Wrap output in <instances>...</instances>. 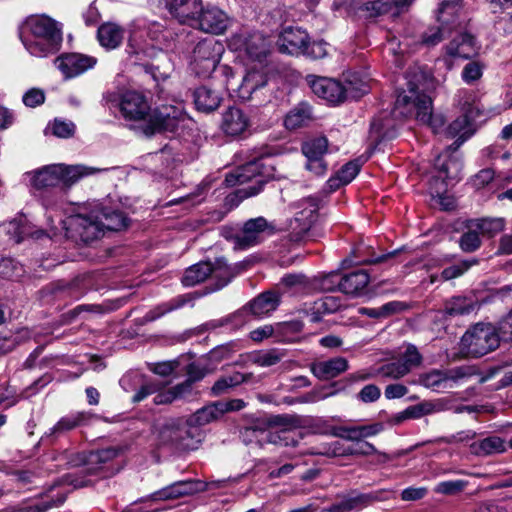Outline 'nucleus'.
Listing matches in <instances>:
<instances>
[{
	"label": "nucleus",
	"instance_id": "0eeeda50",
	"mask_svg": "<svg viewBox=\"0 0 512 512\" xmlns=\"http://www.w3.org/2000/svg\"><path fill=\"white\" fill-rule=\"evenodd\" d=\"M263 166L262 159H255L237 167L226 176L224 188L235 189L234 192H259L264 182L261 172Z\"/></svg>",
	"mask_w": 512,
	"mask_h": 512
},
{
	"label": "nucleus",
	"instance_id": "4468645a",
	"mask_svg": "<svg viewBox=\"0 0 512 512\" xmlns=\"http://www.w3.org/2000/svg\"><path fill=\"white\" fill-rule=\"evenodd\" d=\"M232 24L229 15L218 6L203 4L195 29L215 35L223 34Z\"/></svg>",
	"mask_w": 512,
	"mask_h": 512
},
{
	"label": "nucleus",
	"instance_id": "e433bc0d",
	"mask_svg": "<svg viewBox=\"0 0 512 512\" xmlns=\"http://www.w3.org/2000/svg\"><path fill=\"white\" fill-rule=\"evenodd\" d=\"M312 120V110L309 104L300 103L291 109L284 120L285 127L295 130L307 125Z\"/></svg>",
	"mask_w": 512,
	"mask_h": 512
},
{
	"label": "nucleus",
	"instance_id": "0e129e2a",
	"mask_svg": "<svg viewBox=\"0 0 512 512\" xmlns=\"http://www.w3.org/2000/svg\"><path fill=\"white\" fill-rule=\"evenodd\" d=\"M44 100V92L37 88H32L23 95V103L28 107H36L42 104Z\"/></svg>",
	"mask_w": 512,
	"mask_h": 512
},
{
	"label": "nucleus",
	"instance_id": "f3484780",
	"mask_svg": "<svg viewBox=\"0 0 512 512\" xmlns=\"http://www.w3.org/2000/svg\"><path fill=\"white\" fill-rule=\"evenodd\" d=\"M169 13L181 24L196 27L202 11V0H160Z\"/></svg>",
	"mask_w": 512,
	"mask_h": 512
},
{
	"label": "nucleus",
	"instance_id": "13d9d810",
	"mask_svg": "<svg viewBox=\"0 0 512 512\" xmlns=\"http://www.w3.org/2000/svg\"><path fill=\"white\" fill-rule=\"evenodd\" d=\"M185 301L186 300L184 297L175 298L168 303H164V304L158 306L155 310L151 311L147 315V318L149 320H154L170 311H173L175 309L182 307L185 304Z\"/></svg>",
	"mask_w": 512,
	"mask_h": 512
},
{
	"label": "nucleus",
	"instance_id": "72a5a7b5",
	"mask_svg": "<svg viewBox=\"0 0 512 512\" xmlns=\"http://www.w3.org/2000/svg\"><path fill=\"white\" fill-rule=\"evenodd\" d=\"M343 303L337 296H324L316 300L308 313L311 322H318L326 314L335 313L341 309Z\"/></svg>",
	"mask_w": 512,
	"mask_h": 512
},
{
	"label": "nucleus",
	"instance_id": "1a4fd4ad",
	"mask_svg": "<svg viewBox=\"0 0 512 512\" xmlns=\"http://www.w3.org/2000/svg\"><path fill=\"white\" fill-rule=\"evenodd\" d=\"M269 71L264 62L253 63L237 88V96L244 101L260 100V94L268 83Z\"/></svg>",
	"mask_w": 512,
	"mask_h": 512
},
{
	"label": "nucleus",
	"instance_id": "b1692460",
	"mask_svg": "<svg viewBox=\"0 0 512 512\" xmlns=\"http://www.w3.org/2000/svg\"><path fill=\"white\" fill-rule=\"evenodd\" d=\"M478 113L476 107H471L464 115L453 121L446 129L447 137L457 140L454 142V150H456L466 139H468L475 131L473 121L475 120L474 114Z\"/></svg>",
	"mask_w": 512,
	"mask_h": 512
},
{
	"label": "nucleus",
	"instance_id": "603ef678",
	"mask_svg": "<svg viewBox=\"0 0 512 512\" xmlns=\"http://www.w3.org/2000/svg\"><path fill=\"white\" fill-rule=\"evenodd\" d=\"M429 204L433 208L451 211L456 208V199L453 194H430Z\"/></svg>",
	"mask_w": 512,
	"mask_h": 512
},
{
	"label": "nucleus",
	"instance_id": "5fc2aeb1",
	"mask_svg": "<svg viewBox=\"0 0 512 512\" xmlns=\"http://www.w3.org/2000/svg\"><path fill=\"white\" fill-rule=\"evenodd\" d=\"M467 481L465 480H449L443 481L436 485L435 492L446 495H453L461 492L466 486Z\"/></svg>",
	"mask_w": 512,
	"mask_h": 512
},
{
	"label": "nucleus",
	"instance_id": "58836bf2",
	"mask_svg": "<svg viewBox=\"0 0 512 512\" xmlns=\"http://www.w3.org/2000/svg\"><path fill=\"white\" fill-rule=\"evenodd\" d=\"M194 484L191 481L175 482L153 494L155 500H172L179 497L192 494L194 492Z\"/></svg>",
	"mask_w": 512,
	"mask_h": 512
},
{
	"label": "nucleus",
	"instance_id": "8fccbe9b",
	"mask_svg": "<svg viewBox=\"0 0 512 512\" xmlns=\"http://www.w3.org/2000/svg\"><path fill=\"white\" fill-rule=\"evenodd\" d=\"M484 67V64L480 61L468 62L461 73L463 81L467 84L475 83L482 77Z\"/></svg>",
	"mask_w": 512,
	"mask_h": 512
},
{
	"label": "nucleus",
	"instance_id": "9b49d317",
	"mask_svg": "<svg viewBox=\"0 0 512 512\" xmlns=\"http://www.w3.org/2000/svg\"><path fill=\"white\" fill-rule=\"evenodd\" d=\"M434 165L436 169V175L434 176L436 183L435 189H437L438 192H447L450 185L458 180L462 170V164L459 158L453 155L450 148H448L435 159Z\"/></svg>",
	"mask_w": 512,
	"mask_h": 512
},
{
	"label": "nucleus",
	"instance_id": "6ab92c4d",
	"mask_svg": "<svg viewBox=\"0 0 512 512\" xmlns=\"http://www.w3.org/2000/svg\"><path fill=\"white\" fill-rule=\"evenodd\" d=\"M301 206V210L296 212L295 217L290 222L291 234L295 241L302 240L318 218L319 208L314 198H305Z\"/></svg>",
	"mask_w": 512,
	"mask_h": 512
},
{
	"label": "nucleus",
	"instance_id": "423d86ee",
	"mask_svg": "<svg viewBox=\"0 0 512 512\" xmlns=\"http://www.w3.org/2000/svg\"><path fill=\"white\" fill-rule=\"evenodd\" d=\"M189 121L182 106H162L149 115L147 123L143 126V132L146 135L156 132L175 133L186 128Z\"/></svg>",
	"mask_w": 512,
	"mask_h": 512
},
{
	"label": "nucleus",
	"instance_id": "49530a36",
	"mask_svg": "<svg viewBox=\"0 0 512 512\" xmlns=\"http://www.w3.org/2000/svg\"><path fill=\"white\" fill-rule=\"evenodd\" d=\"M282 284L293 294L309 293L313 290L312 282L303 274H288L282 278Z\"/></svg>",
	"mask_w": 512,
	"mask_h": 512
},
{
	"label": "nucleus",
	"instance_id": "9d476101",
	"mask_svg": "<svg viewBox=\"0 0 512 512\" xmlns=\"http://www.w3.org/2000/svg\"><path fill=\"white\" fill-rule=\"evenodd\" d=\"M223 45L214 39L200 41L193 50L192 65L196 73L210 74L220 62Z\"/></svg>",
	"mask_w": 512,
	"mask_h": 512
},
{
	"label": "nucleus",
	"instance_id": "ddd939ff",
	"mask_svg": "<svg viewBox=\"0 0 512 512\" xmlns=\"http://www.w3.org/2000/svg\"><path fill=\"white\" fill-rule=\"evenodd\" d=\"M422 357L414 345H408L403 355L396 361L383 364L376 370L378 376L399 379L420 365Z\"/></svg>",
	"mask_w": 512,
	"mask_h": 512
},
{
	"label": "nucleus",
	"instance_id": "a18cd8bd",
	"mask_svg": "<svg viewBox=\"0 0 512 512\" xmlns=\"http://www.w3.org/2000/svg\"><path fill=\"white\" fill-rule=\"evenodd\" d=\"M476 301L470 297H454L445 305V312L448 315H465L469 314L476 308Z\"/></svg>",
	"mask_w": 512,
	"mask_h": 512
},
{
	"label": "nucleus",
	"instance_id": "c85d7f7f",
	"mask_svg": "<svg viewBox=\"0 0 512 512\" xmlns=\"http://www.w3.org/2000/svg\"><path fill=\"white\" fill-rule=\"evenodd\" d=\"M369 282L370 277L368 273L364 270H359L341 277L337 285L341 292L358 296L364 293Z\"/></svg>",
	"mask_w": 512,
	"mask_h": 512
},
{
	"label": "nucleus",
	"instance_id": "de8ad7c7",
	"mask_svg": "<svg viewBox=\"0 0 512 512\" xmlns=\"http://www.w3.org/2000/svg\"><path fill=\"white\" fill-rule=\"evenodd\" d=\"M481 236L493 237L505 227L503 218L472 220Z\"/></svg>",
	"mask_w": 512,
	"mask_h": 512
},
{
	"label": "nucleus",
	"instance_id": "473e14b6",
	"mask_svg": "<svg viewBox=\"0 0 512 512\" xmlns=\"http://www.w3.org/2000/svg\"><path fill=\"white\" fill-rule=\"evenodd\" d=\"M5 229L17 243L25 237L39 239L45 234L43 230L35 229L25 216H19L13 221H10L5 225Z\"/></svg>",
	"mask_w": 512,
	"mask_h": 512
},
{
	"label": "nucleus",
	"instance_id": "c03bdc74",
	"mask_svg": "<svg viewBox=\"0 0 512 512\" xmlns=\"http://www.w3.org/2000/svg\"><path fill=\"white\" fill-rule=\"evenodd\" d=\"M163 26L159 23H151L146 28V34L151 39L153 44L151 48H146L145 46L138 45L136 53H143L149 57L154 55V49L161 50L163 47L161 45L162 40L165 38Z\"/></svg>",
	"mask_w": 512,
	"mask_h": 512
},
{
	"label": "nucleus",
	"instance_id": "2f4dec72",
	"mask_svg": "<svg viewBox=\"0 0 512 512\" xmlns=\"http://www.w3.org/2000/svg\"><path fill=\"white\" fill-rule=\"evenodd\" d=\"M59 176L60 184L65 188H70L72 185L77 183L83 177L92 175L98 171L97 168L89 167L81 164L77 165H66L59 163Z\"/></svg>",
	"mask_w": 512,
	"mask_h": 512
},
{
	"label": "nucleus",
	"instance_id": "37998d69",
	"mask_svg": "<svg viewBox=\"0 0 512 512\" xmlns=\"http://www.w3.org/2000/svg\"><path fill=\"white\" fill-rule=\"evenodd\" d=\"M246 53L256 62H263L268 52V42L260 34H253L244 43Z\"/></svg>",
	"mask_w": 512,
	"mask_h": 512
},
{
	"label": "nucleus",
	"instance_id": "2eb2a0df",
	"mask_svg": "<svg viewBox=\"0 0 512 512\" xmlns=\"http://www.w3.org/2000/svg\"><path fill=\"white\" fill-rule=\"evenodd\" d=\"M96 63V58L81 53H64L54 60L55 66L65 79H71L85 73L92 69Z\"/></svg>",
	"mask_w": 512,
	"mask_h": 512
},
{
	"label": "nucleus",
	"instance_id": "e2e57ef3",
	"mask_svg": "<svg viewBox=\"0 0 512 512\" xmlns=\"http://www.w3.org/2000/svg\"><path fill=\"white\" fill-rule=\"evenodd\" d=\"M469 267L470 264L467 262L454 264L442 271L441 278L445 281L457 278L463 275L469 269Z\"/></svg>",
	"mask_w": 512,
	"mask_h": 512
},
{
	"label": "nucleus",
	"instance_id": "6e6d98bb",
	"mask_svg": "<svg viewBox=\"0 0 512 512\" xmlns=\"http://www.w3.org/2000/svg\"><path fill=\"white\" fill-rule=\"evenodd\" d=\"M52 134L59 138H69L74 135L75 125L71 121L55 119L50 125Z\"/></svg>",
	"mask_w": 512,
	"mask_h": 512
},
{
	"label": "nucleus",
	"instance_id": "7c9ffc66",
	"mask_svg": "<svg viewBox=\"0 0 512 512\" xmlns=\"http://www.w3.org/2000/svg\"><path fill=\"white\" fill-rule=\"evenodd\" d=\"M471 454L479 457L504 453L507 450L504 439L499 436H487L469 444Z\"/></svg>",
	"mask_w": 512,
	"mask_h": 512
},
{
	"label": "nucleus",
	"instance_id": "774afa93",
	"mask_svg": "<svg viewBox=\"0 0 512 512\" xmlns=\"http://www.w3.org/2000/svg\"><path fill=\"white\" fill-rule=\"evenodd\" d=\"M210 370L205 367L200 366L197 363H192L188 366L187 375L188 380L192 383L201 380L206 374H208Z\"/></svg>",
	"mask_w": 512,
	"mask_h": 512
},
{
	"label": "nucleus",
	"instance_id": "412c9836",
	"mask_svg": "<svg viewBox=\"0 0 512 512\" xmlns=\"http://www.w3.org/2000/svg\"><path fill=\"white\" fill-rule=\"evenodd\" d=\"M328 149V140L325 137H317L305 142L302 151L307 158L306 168L316 175H322L327 170L323 156Z\"/></svg>",
	"mask_w": 512,
	"mask_h": 512
},
{
	"label": "nucleus",
	"instance_id": "39448f33",
	"mask_svg": "<svg viewBox=\"0 0 512 512\" xmlns=\"http://www.w3.org/2000/svg\"><path fill=\"white\" fill-rule=\"evenodd\" d=\"M500 333L491 324L478 323L461 338V350L470 357H481L499 345Z\"/></svg>",
	"mask_w": 512,
	"mask_h": 512
},
{
	"label": "nucleus",
	"instance_id": "4d7b16f0",
	"mask_svg": "<svg viewBox=\"0 0 512 512\" xmlns=\"http://www.w3.org/2000/svg\"><path fill=\"white\" fill-rule=\"evenodd\" d=\"M281 360V355L275 351L257 352L251 356V361L262 367H269L277 364Z\"/></svg>",
	"mask_w": 512,
	"mask_h": 512
},
{
	"label": "nucleus",
	"instance_id": "69168bd1",
	"mask_svg": "<svg viewBox=\"0 0 512 512\" xmlns=\"http://www.w3.org/2000/svg\"><path fill=\"white\" fill-rule=\"evenodd\" d=\"M494 178V172L491 169L481 170L473 178V186L477 190L484 189Z\"/></svg>",
	"mask_w": 512,
	"mask_h": 512
},
{
	"label": "nucleus",
	"instance_id": "f704fd0d",
	"mask_svg": "<svg viewBox=\"0 0 512 512\" xmlns=\"http://www.w3.org/2000/svg\"><path fill=\"white\" fill-rule=\"evenodd\" d=\"M98 40L107 49L117 48L123 41L124 29L116 23L107 22L98 28Z\"/></svg>",
	"mask_w": 512,
	"mask_h": 512
},
{
	"label": "nucleus",
	"instance_id": "f8f14e48",
	"mask_svg": "<svg viewBox=\"0 0 512 512\" xmlns=\"http://www.w3.org/2000/svg\"><path fill=\"white\" fill-rule=\"evenodd\" d=\"M472 374L473 371L469 367H456L445 371L432 370L422 374L419 378V382L426 388L434 390L451 389L461 380Z\"/></svg>",
	"mask_w": 512,
	"mask_h": 512
},
{
	"label": "nucleus",
	"instance_id": "4c0bfd02",
	"mask_svg": "<svg viewBox=\"0 0 512 512\" xmlns=\"http://www.w3.org/2000/svg\"><path fill=\"white\" fill-rule=\"evenodd\" d=\"M360 165L357 161L346 163L328 180V186L331 190H338L348 185L359 173Z\"/></svg>",
	"mask_w": 512,
	"mask_h": 512
},
{
	"label": "nucleus",
	"instance_id": "bb28decb",
	"mask_svg": "<svg viewBox=\"0 0 512 512\" xmlns=\"http://www.w3.org/2000/svg\"><path fill=\"white\" fill-rule=\"evenodd\" d=\"M190 431L180 426V420H168L159 431V438L164 444H173L183 449H193L194 445L185 442L184 435Z\"/></svg>",
	"mask_w": 512,
	"mask_h": 512
},
{
	"label": "nucleus",
	"instance_id": "6e6552de",
	"mask_svg": "<svg viewBox=\"0 0 512 512\" xmlns=\"http://www.w3.org/2000/svg\"><path fill=\"white\" fill-rule=\"evenodd\" d=\"M460 0H443L437 13L439 26L430 27L422 35V43L426 46H435L445 35L458 24Z\"/></svg>",
	"mask_w": 512,
	"mask_h": 512
},
{
	"label": "nucleus",
	"instance_id": "c756f323",
	"mask_svg": "<svg viewBox=\"0 0 512 512\" xmlns=\"http://www.w3.org/2000/svg\"><path fill=\"white\" fill-rule=\"evenodd\" d=\"M348 368L349 364L346 358L336 357L314 363L311 370L317 378L329 380L345 372Z\"/></svg>",
	"mask_w": 512,
	"mask_h": 512
},
{
	"label": "nucleus",
	"instance_id": "680f3d73",
	"mask_svg": "<svg viewBox=\"0 0 512 512\" xmlns=\"http://www.w3.org/2000/svg\"><path fill=\"white\" fill-rule=\"evenodd\" d=\"M22 268L13 259L5 258L0 261V274L6 278L21 276Z\"/></svg>",
	"mask_w": 512,
	"mask_h": 512
},
{
	"label": "nucleus",
	"instance_id": "cd10ccee",
	"mask_svg": "<svg viewBox=\"0 0 512 512\" xmlns=\"http://www.w3.org/2000/svg\"><path fill=\"white\" fill-rule=\"evenodd\" d=\"M278 305L279 296L276 293L264 292L244 307L239 315L250 312L256 317H263L274 311Z\"/></svg>",
	"mask_w": 512,
	"mask_h": 512
},
{
	"label": "nucleus",
	"instance_id": "c9c22d12",
	"mask_svg": "<svg viewBox=\"0 0 512 512\" xmlns=\"http://www.w3.org/2000/svg\"><path fill=\"white\" fill-rule=\"evenodd\" d=\"M221 102L220 94L207 86L199 87L194 92L196 108L202 112H211L217 109Z\"/></svg>",
	"mask_w": 512,
	"mask_h": 512
},
{
	"label": "nucleus",
	"instance_id": "5701e85b",
	"mask_svg": "<svg viewBox=\"0 0 512 512\" xmlns=\"http://www.w3.org/2000/svg\"><path fill=\"white\" fill-rule=\"evenodd\" d=\"M480 47L475 37L468 33L460 34L454 37L446 46L445 54L447 57L456 59H469L476 56Z\"/></svg>",
	"mask_w": 512,
	"mask_h": 512
},
{
	"label": "nucleus",
	"instance_id": "7ed1b4c3",
	"mask_svg": "<svg viewBox=\"0 0 512 512\" xmlns=\"http://www.w3.org/2000/svg\"><path fill=\"white\" fill-rule=\"evenodd\" d=\"M407 88L403 89L396 98L393 110L395 118L415 117L416 120L429 126L434 133L444 125L441 115H433L432 100L419 87V81L408 80Z\"/></svg>",
	"mask_w": 512,
	"mask_h": 512
},
{
	"label": "nucleus",
	"instance_id": "ea45409f",
	"mask_svg": "<svg viewBox=\"0 0 512 512\" xmlns=\"http://www.w3.org/2000/svg\"><path fill=\"white\" fill-rule=\"evenodd\" d=\"M222 416L223 410H221L217 401L197 410L188 419V424L191 426H203L219 419Z\"/></svg>",
	"mask_w": 512,
	"mask_h": 512
},
{
	"label": "nucleus",
	"instance_id": "aec40b11",
	"mask_svg": "<svg viewBox=\"0 0 512 512\" xmlns=\"http://www.w3.org/2000/svg\"><path fill=\"white\" fill-rule=\"evenodd\" d=\"M271 227L263 217H257L245 222L240 233L233 237L235 249H247L263 240V233Z\"/></svg>",
	"mask_w": 512,
	"mask_h": 512
},
{
	"label": "nucleus",
	"instance_id": "dca6fc26",
	"mask_svg": "<svg viewBox=\"0 0 512 512\" xmlns=\"http://www.w3.org/2000/svg\"><path fill=\"white\" fill-rule=\"evenodd\" d=\"M119 106L122 116L129 121L140 122V128L143 130L151 114L143 95L135 91H127L122 95Z\"/></svg>",
	"mask_w": 512,
	"mask_h": 512
},
{
	"label": "nucleus",
	"instance_id": "a19ab883",
	"mask_svg": "<svg viewBox=\"0 0 512 512\" xmlns=\"http://www.w3.org/2000/svg\"><path fill=\"white\" fill-rule=\"evenodd\" d=\"M91 415L86 412H78L62 417L51 429L50 435H60L67 431H70L90 419Z\"/></svg>",
	"mask_w": 512,
	"mask_h": 512
},
{
	"label": "nucleus",
	"instance_id": "338daca9",
	"mask_svg": "<svg viewBox=\"0 0 512 512\" xmlns=\"http://www.w3.org/2000/svg\"><path fill=\"white\" fill-rule=\"evenodd\" d=\"M498 331L503 340L512 341V311L499 322Z\"/></svg>",
	"mask_w": 512,
	"mask_h": 512
},
{
	"label": "nucleus",
	"instance_id": "bf43d9fd",
	"mask_svg": "<svg viewBox=\"0 0 512 512\" xmlns=\"http://www.w3.org/2000/svg\"><path fill=\"white\" fill-rule=\"evenodd\" d=\"M242 381L240 375L220 378L212 386V394L215 396L225 393L229 388L238 385Z\"/></svg>",
	"mask_w": 512,
	"mask_h": 512
},
{
	"label": "nucleus",
	"instance_id": "3c124183",
	"mask_svg": "<svg viewBox=\"0 0 512 512\" xmlns=\"http://www.w3.org/2000/svg\"><path fill=\"white\" fill-rule=\"evenodd\" d=\"M119 450L116 448H105L97 451H92L86 458L87 464H105L117 457Z\"/></svg>",
	"mask_w": 512,
	"mask_h": 512
},
{
	"label": "nucleus",
	"instance_id": "a211bd4d",
	"mask_svg": "<svg viewBox=\"0 0 512 512\" xmlns=\"http://www.w3.org/2000/svg\"><path fill=\"white\" fill-rule=\"evenodd\" d=\"M306 80L313 93L329 103L337 104L347 97L346 88L332 78L309 75Z\"/></svg>",
	"mask_w": 512,
	"mask_h": 512
},
{
	"label": "nucleus",
	"instance_id": "09e8293b",
	"mask_svg": "<svg viewBox=\"0 0 512 512\" xmlns=\"http://www.w3.org/2000/svg\"><path fill=\"white\" fill-rule=\"evenodd\" d=\"M480 233L473 221H469L467 231L460 238V247L465 252H473L480 247Z\"/></svg>",
	"mask_w": 512,
	"mask_h": 512
},
{
	"label": "nucleus",
	"instance_id": "f257e3e1",
	"mask_svg": "<svg viewBox=\"0 0 512 512\" xmlns=\"http://www.w3.org/2000/svg\"><path fill=\"white\" fill-rule=\"evenodd\" d=\"M20 38L30 55L46 58L61 48L62 25L44 14L31 15L21 26Z\"/></svg>",
	"mask_w": 512,
	"mask_h": 512
},
{
	"label": "nucleus",
	"instance_id": "a878e982",
	"mask_svg": "<svg viewBox=\"0 0 512 512\" xmlns=\"http://www.w3.org/2000/svg\"><path fill=\"white\" fill-rule=\"evenodd\" d=\"M31 186L35 189L54 188L60 184L58 164L43 166L33 172L25 174Z\"/></svg>",
	"mask_w": 512,
	"mask_h": 512
},
{
	"label": "nucleus",
	"instance_id": "864d4df0",
	"mask_svg": "<svg viewBox=\"0 0 512 512\" xmlns=\"http://www.w3.org/2000/svg\"><path fill=\"white\" fill-rule=\"evenodd\" d=\"M339 445L338 442L335 443V449L334 454L335 455H341V454H349V455H371L376 453V448L369 442L365 441H358L356 444L352 447H348L347 449H344L342 452H338L336 446Z\"/></svg>",
	"mask_w": 512,
	"mask_h": 512
},
{
	"label": "nucleus",
	"instance_id": "20e7f679",
	"mask_svg": "<svg viewBox=\"0 0 512 512\" xmlns=\"http://www.w3.org/2000/svg\"><path fill=\"white\" fill-rule=\"evenodd\" d=\"M249 261H244L234 266H229L222 259L216 261L215 265L210 262H200L186 269L182 278L185 286H194L203 282L208 276L221 279L219 287L225 286L231 278L246 268Z\"/></svg>",
	"mask_w": 512,
	"mask_h": 512
},
{
	"label": "nucleus",
	"instance_id": "052dcab7",
	"mask_svg": "<svg viewBox=\"0 0 512 512\" xmlns=\"http://www.w3.org/2000/svg\"><path fill=\"white\" fill-rule=\"evenodd\" d=\"M380 396L381 390L374 384L364 386L357 394V398L364 403L375 402L380 398Z\"/></svg>",
	"mask_w": 512,
	"mask_h": 512
},
{
	"label": "nucleus",
	"instance_id": "f03ea898",
	"mask_svg": "<svg viewBox=\"0 0 512 512\" xmlns=\"http://www.w3.org/2000/svg\"><path fill=\"white\" fill-rule=\"evenodd\" d=\"M61 222L68 237L79 238L86 243L99 238L105 231H119L128 226L123 212L110 208H102L89 215L70 216Z\"/></svg>",
	"mask_w": 512,
	"mask_h": 512
},
{
	"label": "nucleus",
	"instance_id": "4be33fe9",
	"mask_svg": "<svg viewBox=\"0 0 512 512\" xmlns=\"http://www.w3.org/2000/svg\"><path fill=\"white\" fill-rule=\"evenodd\" d=\"M309 36L300 28L287 27L277 41L279 50L290 55H301L306 52Z\"/></svg>",
	"mask_w": 512,
	"mask_h": 512
},
{
	"label": "nucleus",
	"instance_id": "393cba45",
	"mask_svg": "<svg viewBox=\"0 0 512 512\" xmlns=\"http://www.w3.org/2000/svg\"><path fill=\"white\" fill-rule=\"evenodd\" d=\"M250 127V118L238 107H229L222 116L221 128L231 136L243 134Z\"/></svg>",
	"mask_w": 512,
	"mask_h": 512
},
{
	"label": "nucleus",
	"instance_id": "79ce46f5",
	"mask_svg": "<svg viewBox=\"0 0 512 512\" xmlns=\"http://www.w3.org/2000/svg\"><path fill=\"white\" fill-rule=\"evenodd\" d=\"M371 497L367 494H356L343 498L338 503H335L329 509L330 512H350L358 510L367 506L370 503Z\"/></svg>",
	"mask_w": 512,
	"mask_h": 512
}]
</instances>
